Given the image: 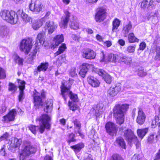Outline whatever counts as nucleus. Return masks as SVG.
I'll use <instances>...</instances> for the list:
<instances>
[{
    "label": "nucleus",
    "instance_id": "f257e3e1",
    "mask_svg": "<svg viewBox=\"0 0 160 160\" xmlns=\"http://www.w3.org/2000/svg\"><path fill=\"white\" fill-rule=\"evenodd\" d=\"M40 122V127L30 125L28 128L32 132L35 134L36 131L38 129L39 130L41 133H42L45 128L49 129L50 128V117L47 114H43L40 117L37 119Z\"/></svg>",
    "mask_w": 160,
    "mask_h": 160
},
{
    "label": "nucleus",
    "instance_id": "f03ea898",
    "mask_svg": "<svg viewBox=\"0 0 160 160\" xmlns=\"http://www.w3.org/2000/svg\"><path fill=\"white\" fill-rule=\"evenodd\" d=\"M128 104H125L116 105L113 109V115L117 123L119 125L122 124L124 122V115L128 108Z\"/></svg>",
    "mask_w": 160,
    "mask_h": 160
},
{
    "label": "nucleus",
    "instance_id": "7ed1b4c3",
    "mask_svg": "<svg viewBox=\"0 0 160 160\" xmlns=\"http://www.w3.org/2000/svg\"><path fill=\"white\" fill-rule=\"evenodd\" d=\"M0 16L4 20L11 24L16 23L18 20V15L13 11L6 10L1 11Z\"/></svg>",
    "mask_w": 160,
    "mask_h": 160
},
{
    "label": "nucleus",
    "instance_id": "20e7f679",
    "mask_svg": "<svg viewBox=\"0 0 160 160\" xmlns=\"http://www.w3.org/2000/svg\"><path fill=\"white\" fill-rule=\"evenodd\" d=\"M119 132L130 143L137 140V138L134 135L133 132L130 129L121 127L120 128Z\"/></svg>",
    "mask_w": 160,
    "mask_h": 160
},
{
    "label": "nucleus",
    "instance_id": "39448f33",
    "mask_svg": "<svg viewBox=\"0 0 160 160\" xmlns=\"http://www.w3.org/2000/svg\"><path fill=\"white\" fill-rule=\"evenodd\" d=\"M37 150L35 146L29 145L25 146L20 154V160H25V158L31 154L34 153Z\"/></svg>",
    "mask_w": 160,
    "mask_h": 160
},
{
    "label": "nucleus",
    "instance_id": "423d86ee",
    "mask_svg": "<svg viewBox=\"0 0 160 160\" xmlns=\"http://www.w3.org/2000/svg\"><path fill=\"white\" fill-rule=\"evenodd\" d=\"M102 58L101 60V62L110 61L113 62H118L120 55L112 53H108L107 55H105L103 52H102Z\"/></svg>",
    "mask_w": 160,
    "mask_h": 160
},
{
    "label": "nucleus",
    "instance_id": "0eeeda50",
    "mask_svg": "<svg viewBox=\"0 0 160 160\" xmlns=\"http://www.w3.org/2000/svg\"><path fill=\"white\" fill-rule=\"evenodd\" d=\"M81 54L82 58L88 60L94 59L96 55V53L93 50L88 48L82 49Z\"/></svg>",
    "mask_w": 160,
    "mask_h": 160
},
{
    "label": "nucleus",
    "instance_id": "6e6552de",
    "mask_svg": "<svg viewBox=\"0 0 160 160\" xmlns=\"http://www.w3.org/2000/svg\"><path fill=\"white\" fill-rule=\"evenodd\" d=\"M32 40L29 39L22 40L20 43L21 50L28 54L32 48Z\"/></svg>",
    "mask_w": 160,
    "mask_h": 160
},
{
    "label": "nucleus",
    "instance_id": "1a4fd4ad",
    "mask_svg": "<svg viewBox=\"0 0 160 160\" xmlns=\"http://www.w3.org/2000/svg\"><path fill=\"white\" fill-rule=\"evenodd\" d=\"M42 6L41 2L37 0L34 2L32 1L29 6L30 10L36 13H39L42 10Z\"/></svg>",
    "mask_w": 160,
    "mask_h": 160
},
{
    "label": "nucleus",
    "instance_id": "9d476101",
    "mask_svg": "<svg viewBox=\"0 0 160 160\" xmlns=\"http://www.w3.org/2000/svg\"><path fill=\"white\" fill-rule=\"evenodd\" d=\"M45 94L43 92L41 93L35 91L34 92L33 98L35 106H41L43 105L42 98L45 97Z\"/></svg>",
    "mask_w": 160,
    "mask_h": 160
},
{
    "label": "nucleus",
    "instance_id": "9b49d317",
    "mask_svg": "<svg viewBox=\"0 0 160 160\" xmlns=\"http://www.w3.org/2000/svg\"><path fill=\"white\" fill-rule=\"evenodd\" d=\"M121 88V85L120 83L110 87L107 92L108 96L110 97L115 96L120 91Z\"/></svg>",
    "mask_w": 160,
    "mask_h": 160
},
{
    "label": "nucleus",
    "instance_id": "f8f14e48",
    "mask_svg": "<svg viewBox=\"0 0 160 160\" xmlns=\"http://www.w3.org/2000/svg\"><path fill=\"white\" fill-rule=\"evenodd\" d=\"M94 70L95 73L102 76L107 83L110 84L111 83L112 80V77L104 70L98 68H95Z\"/></svg>",
    "mask_w": 160,
    "mask_h": 160
},
{
    "label": "nucleus",
    "instance_id": "ddd939ff",
    "mask_svg": "<svg viewBox=\"0 0 160 160\" xmlns=\"http://www.w3.org/2000/svg\"><path fill=\"white\" fill-rule=\"evenodd\" d=\"M17 113L15 109H12L8 114L2 117V122H9L13 121Z\"/></svg>",
    "mask_w": 160,
    "mask_h": 160
},
{
    "label": "nucleus",
    "instance_id": "4468645a",
    "mask_svg": "<svg viewBox=\"0 0 160 160\" xmlns=\"http://www.w3.org/2000/svg\"><path fill=\"white\" fill-rule=\"evenodd\" d=\"M105 10L102 8H100L97 10L96 14L95 19L96 22H100L104 20L106 18Z\"/></svg>",
    "mask_w": 160,
    "mask_h": 160
},
{
    "label": "nucleus",
    "instance_id": "2eb2a0df",
    "mask_svg": "<svg viewBox=\"0 0 160 160\" xmlns=\"http://www.w3.org/2000/svg\"><path fill=\"white\" fill-rule=\"evenodd\" d=\"M64 13L65 15L61 18L59 26L61 28H65L67 27L68 23L69 20L70 13L68 11H65Z\"/></svg>",
    "mask_w": 160,
    "mask_h": 160
},
{
    "label": "nucleus",
    "instance_id": "dca6fc26",
    "mask_svg": "<svg viewBox=\"0 0 160 160\" xmlns=\"http://www.w3.org/2000/svg\"><path fill=\"white\" fill-rule=\"evenodd\" d=\"M45 39V34L44 33L41 32L38 33L36 40V42L34 44L35 49L38 50L39 49V46L43 44L44 42Z\"/></svg>",
    "mask_w": 160,
    "mask_h": 160
},
{
    "label": "nucleus",
    "instance_id": "f3484780",
    "mask_svg": "<svg viewBox=\"0 0 160 160\" xmlns=\"http://www.w3.org/2000/svg\"><path fill=\"white\" fill-rule=\"evenodd\" d=\"M146 115L141 108H139L138 115L136 119L137 122L140 125L143 124L145 120Z\"/></svg>",
    "mask_w": 160,
    "mask_h": 160
},
{
    "label": "nucleus",
    "instance_id": "a211bd4d",
    "mask_svg": "<svg viewBox=\"0 0 160 160\" xmlns=\"http://www.w3.org/2000/svg\"><path fill=\"white\" fill-rule=\"evenodd\" d=\"M18 83L19 88L20 91L18 96V100L19 102H21L24 98L23 90L25 88V82L24 81L19 80Z\"/></svg>",
    "mask_w": 160,
    "mask_h": 160
},
{
    "label": "nucleus",
    "instance_id": "6ab92c4d",
    "mask_svg": "<svg viewBox=\"0 0 160 160\" xmlns=\"http://www.w3.org/2000/svg\"><path fill=\"white\" fill-rule=\"evenodd\" d=\"M45 28L46 29H48V33L51 34L56 29L57 26L53 22L48 21L45 23Z\"/></svg>",
    "mask_w": 160,
    "mask_h": 160
},
{
    "label": "nucleus",
    "instance_id": "aec40b11",
    "mask_svg": "<svg viewBox=\"0 0 160 160\" xmlns=\"http://www.w3.org/2000/svg\"><path fill=\"white\" fill-rule=\"evenodd\" d=\"M49 66L48 62L42 63L39 65L36 69H35L34 71V75L38 74V72L41 71L45 72L46 71Z\"/></svg>",
    "mask_w": 160,
    "mask_h": 160
},
{
    "label": "nucleus",
    "instance_id": "412c9836",
    "mask_svg": "<svg viewBox=\"0 0 160 160\" xmlns=\"http://www.w3.org/2000/svg\"><path fill=\"white\" fill-rule=\"evenodd\" d=\"M87 81L89 84L94 87H98L99 85V81L94 77L89 76L87 78Z\"/></svg>",
    "mask_w": 160,
    "mask_h": 160
},
{
    "label": "nucleus",
    "instance_id": "4be33fe9",
    "mask_svg": "<svg viewBox=\"0 0 160 160\" xmlns=\"http://www.w3.org/2000/svg\"><path fill=\"white\" fill-rule=\"evenodd\" d=\"M61 95L66 101V98L68 96L70 97V93L71 92L70 91L68 88L64 85H62L61 87Z\"/></svg>",
    "mask_w": 160,
    "mask_h": 160
},
{
    "label": "nucleus",
    "instance_id": "5701e85b",
    "mask_svg": "<svg viewBox=\"0 0 160 160\" xmlns=\"http://www.w3.org/2000/svg\"><path fill=\"white\" fill-rule=\"evenodd\" d=\"M64 41V38L63 35H57L54 38V44H52L53 48H56L61 43Z\"/></svg>",
    "mask_w": 160,
    "mask_h": 160
},
{
    "label": "nucleus",
    "instance_id": "b1692460",
    "mask_svg": "<svg viewBox=\"0 0 160 160\" xmlns=\"http://www.w3.org/2000/svg\"><path fill=\"white\" fill-rule=\"evenodd\" d=\"M105 128L107 132L109 134L112 133H114L116 131V128L115 125L111 122H109L107 123L105 126Z\"/></svg>",
    "mask_w": 160,
    "mask_h": 160
},
{
    "label": "nucleus",
    "instance_id": "393cba45",
    "mask_svg": "<svg viewBox=\"0 0 160 160\" xmlns=\"http://www.w3.org/2000/svg\"><path fill=\"white\" fill-rule=\"evenodd\" d=\"M104 110L105 108H103V105L99 104L97 105L95 109H93L92 112L97 117L101 114Z\"/></svg>",
    "mask_w": 160,
    "mask_h": 160
},
{
    "label": "nucleus",
    "instance_id": "a878e982",
    "mask_svg": "<svg viewBox=\"0 0 160 160\" xmlns=\"http://www.w3.org/2000/svg\"><path fill=\"white\" fill-rule=\"evenodd\" d=\"M52 99H48L45 102L44 111L48 113L51 112L52 109Z\"/></svg>",
    "mask_w": 160,
    "mask_h": 160
},
{
    "label": "nucleus",
    "instance_id": "bb28decb",
    "mask_svg": "<svg viewBox=\"0 0 160 160\" xmlns=\"http://www.w3.org/2000/svg\"><path fill=\"white\" fill-rule=\"evenodd\" d=\"M10 142L11 147L16 148L20 146L22 143V141L21 139H18L16 138H12L11 139Z\"/></svg>",
    "mask_w": 160,
    "mask_h": 160
},
{
    "label": "nucleus",
    "instance_id": "cd10ccee",
    "mask_svg": "<svg viewBox=\"0 0 160 160\" xmlns=\"http://www.w3.org/2000/svg\"><path fill=\"white\" fill-rule=\"evenodd\" d=\"M32 22V27L35 30H37L42 25V22L40 19L34 20Z\"/></svg>",
    "mask_w": 160,
    "mask_h": 160
},
{
    "label": "nucleus",
    "instance_id": "c85d7f7f",
    "mask_svg": "<svg viewBox=\"0 0 160 160\" xmlns=\"http://www.w3.org/2000/svg\"><path fill=\"white\" fill-rule=\"evenodd\" d=\"M115 145L121 147L122 148H126V144L123 138L119 137L117 138L114 143Z\"/></svg>",
    "mask_w": 160,
    "mask_h": 160
},
{
    "label": "nucleus",
    "instance_id": "c756f323",
    "mask_svg": "<svg viewBox=\"0 0 160 160\" xmlns=\"http://www.w3.org/2000/svg\"><path fill=\"white\" fill-rule=\"evenodd\" d=\"M84 144L80 142L74 145L71 146V148L76 153H78L84 147Z\"/></svg>",
    "mask_w": 160,
    "mask_h": 160
},
{
    "label": "nucleus",
    "instance_id": "7c9ffc66",
    "mask_svg": "<svg viewBox=\"0 0 160 160\" xmlns=\"http://www.w3.org/2000/svg\"><path fill=\"white\" fill-rule=\"evenodd\" d=\"M121 21L118 19L116 18L112 22V32H116L120 25Z\"/></svg>",
    "mask_w": 160,
    "mask_h": 160
},
{
    "label": "nucleus",
    "instance_id": "2f4dec72",
    "mask_svg": "<svg viewBox=\"0 0 160 160\" xmlns=\"http://www.w3.org/2000/svg\"><path fill=\"white\" fill-rule=\"evenodd\" d=\"M119 60V61L118 62H123L125 64L128 65L130 64L132 61V58L131 57H126L124 56L121 57L120 56Z\"/></svg>",
    "mask_w": 160,
    "mask_h": 160
},
{
    "label": "nucleus",
    "instance_id": "473e14b6",
    "mask_svg": "<svg viewBox=\"0 0 160 160\" xmlns=\"http://www.w3.org/2000/svg\"><path fill=\"white\" fill-rule=\"evenodd\" d=\"M148 128L138 129L137 130V133L138 136L142 139L148 132Z\"/></svg>",
    "mask_w": 160,
    "mask_h": 160
},
{
    "label": "nucleus",
    "instance_id": "72a5a7b5",
    "mask_svg": "<svg viewBox=\"0 0 160 160\" xmlns=\"http://www.w3.org/2000/svg\"><path fill=\"white\" fill-rule=\"evenodd\" d=\"M158 124L159 128L160 129V114L158 116L155 117L154 120L152 121V128H154Z\"/></svg>",
    "mask_w": 160,
    "mask_h": 160
},
{
    "label": "nucleus",
    "instance_id": "f704fd0d",
    "mask_svg": "<svg viewBox=\"0 0 160 160\" xmlns=\"http://www.w3.org/2000/svg\"><path fill=\"white\" fill-rule=\"evenodd\" d=\"M128 40L129 42L131 43L138 42L139 41V39L135 37L133 33H130L129 34Z\"/></svg>",
    "mask_w": 160,
    "mask_h": 160
},
{
    "label": "nucleus",
    "instance_id": "c9c22d12",
    "mask_svg": "<svg viewBox=\"0 0 160 160\" xmlns=\"http://www.w3.org/2000/svg\"><path fill=\"white\" fill-rule=\"evenodd\" d=\"M38 50L37 49H34L33 50V52H32L29 55L28 58L27 62L28 63H31L33 59L35 57L36 54Z\"/></svg>",
    "mask_w": 160,
    "mask_h": 160
},
{
    "label": "nucleus",
    "instance_id": "e433bc0d",
    "mask_svg": "<svg viewBox=\"0 0 160 160\" xmlns=\"http://www.w3.org/2000/svg\"><path fill=\"white\" fill-rule=\"evenodd\" d=\"M66 48V44L64 43L62 44L59 47L58 51L54 54V56L56 57V56L62 53Z\"/></svg>",
    "mask_w": 160,
    "mask_h": 160
},
{
    "label": "nucleus",
    "instance_id": "4c0bfd02",
    "mask_svg": "<svg viewBox=\"0 0 160 160\" xmlns=\"http://www.w3.org/2000/svg\"><path fill=\"white\" fill-rule=\"evenodd\" d=\"M132 28V25L130 22L124 26L123 28V33L125 35V37L127 36V35L129 31Z\"/></svg>",
    "mask_w": 160,
    "mask_h": 160
},
{
    "label": "nucleus",
    "instance_id": "58836bf2",
    "mask_svg": "<svg viewBox=\"0 0 160 160\" xmlns=\"http://www.w3.org/2000/svg\"><path fill=\"white\" fill-rule=\"evenodd\" d=\"M92 67V64L88 63H83L82 65L80 70H82L83 72H84L86 73H87L89 68Z\"/></svg>",
    "mask_w": 160,
    "mask_h": 160
},
{
    "label": "nucleus",
    "instance_id": "ea45409f",
    "mask_svg": "<svg viewBox=\"0 0 160 160\" xmlns=\"http://www.w3.org/2000/svg\"><path fill=\"white\" fill-rule=\"evenodd\" d=\"M21 17L23 21L25 23L32 21V18L25 13H22L21 14Z\"/></svg>",
    "mask_w": 160,
    "mask_h": 160
},
{
    "label": "nucleus",
    "instance_id": "a19ab883",
    "mask_svg": "<svg viewBox=\"0 0 160 160\" xmlns=\"http://www.w3.org/2000/svg\"><path fill=\"white\" fill-rule=\"evenodd\" d=\"M155 134L154 133L150 134L148 137L147 141L148 142L150 143H152L155 142ZM156 138L157 136H155Z\"/></svg>",
    "mask_w": 160,
    "mask_h": 160
},
{
    "label": "nucleus",
    "instance_id": "79ce46f5",
    "mask_svg": "<svg viewBox=\"0 0 160 160\" xmlns=\"http://www.w3.org/2000/svg\"><path fill=\"white\" fill-rule=\"evenodd\" d=\"M75 135L72 133L69 134L68 137L67 142L69 144H70L71 142H75L76 139H75Z\"/></svg>",
    "mask_w": 160,
    "mask_h": 160
},
{
    "label": "nucleus",
    "instance_id": "37998d69",
    "mask_svg": "<svg viewBox=\"0 0 160 160\" xmlns=\"http://www.w3.org/2000/svg\"><path fill=\"white\" fill-rule=\"evenodd\" d=\"M138 75L141 77H143L147 75V72L142 67H140L138 68Z\"/></svg>",
    "mask_w": 160,
    "mask_h": 160
},
{
    "label": "nucleus",
    "instance_id": "c03bdc74",
    "mask_svg": "<svg viewBox=\"0 0 160 160\" xmlns=\"http://www.w3.org/2000/svg\"><path fill=\"white\" fill-rule=\"evenodd\" d=\"M14 60L16 63L19 65H22L23 61L22 58H20L17 55H15L14 57Z\"/></svg>",
    "mask_w": 160,
    "mask_h": 160
},
{
    "label": "nucleus",
    "instance_id": "a18cd8bd",
    "mask_svg": "<svg viewBox=\"0 0 160 160\" xmlns=\"http://www.w3.org/2000/svg\"><path fill=\"white\" fill-rule=\"evenodd\" d=\"M135 48V45H129L127 47L126 51L129 53H133L134 52Z\"/></svg>",
    "mask_w": 160,
    "mask_h": 160
},
{
    "label": "nucleus",
    "instance_id": "49530a36",
    "mask_svg": "<svg viewBox=\"0 0 160 160\" xmlns=\"http://www.w3.org/2000/svg\"><path fill=\"white\" fill-rule=\"evenodd\" d=\"M68 106L70 110L72 111H74L78 108V106L74 103L70 101L69 102Z\"/></svg>",
    "mask_w": 160,
    "mask_h": 160
},
{
    "label": "nucleus",
    "instance_id": "de8ad7c7",
    "mask_svg": "<svg viewBox=\"0 0 160 160\" xmlns=\"http://www.w3.org/2000/svg\"><path fill=\"white\" fill-rule=\"evenodd\" d=\"M70 98L74 102H77L78 101V98L77 95L74 94L72 92L70 93Z\"/></svg>",
    "mask_w": 160,
    "mask_h": 160
},
{
    "label": "nucleus",
    "instance_id": "09e8293b",
    "mask_svg": "<svg viewBox=\"0 0 160 160\" xmlns=\"http://www.w3.org/2000/svg\"><path fill=\"white\" fill-rule=\"evenodd\" d=\"M7 29L6 26H0V34L1 35H5L7 32Z\"/></svg>",
    "mask_w": 160,
    "mask_h": 160
},
{
    "label": "nucleus",
    "instance_id": "8fccbe9b",
    "mask_svg": "<svg viewBox=\"0 0 160 160\" xmlns=\"http://www.w3.org/2000/svg\"><path fill=\"white\" fill-rule=\"evenodd\" d=\"M156 55L155 57V60H160V47H158L156 48Z\"/></svg>",
    "mask_w": 160,
    "mask_h": 160
},
{
    "label": "nucleus",
    "instance_id": "3c124183",
    "mask_svg": "<svg viewBox=\"0 0 160 160\" xmlns=\"http://www.w3.org/2000/svg\"><path fill=\"white\" fill-rule=\"evenodd\" d=\"M69 75L72 77H74L77 76V74L76 71V69L73 68L70 71Z\"/></svg>",
    "mask_w": 160,
    "mask_h": 160
},
{
    "label": "nucleus",
    "instance_id": "603ef678",
    "mask_svg": "<svg viewBox=\"0 0 160 160\" xmlns=\"http://www.w3.org/2000/svg\"><path fill=\"white\" fill-rule=\"evenodd\" d=\"M70 28L73 29H77L79 28V25L78 23L73 22H71L70 24Z\"/></svg>",
    "mask_w": 160,
    "mask_h": 160
},
{
    "label": "nucleus",
    "instance_id": "864d4df0",
    "mask_svg": "<svg viewBox=\"0 0 160 160\" xmlns=\"http://www.w3.org/2000/svg\"><path fill=\"white\" fill-rule=\"evenodd\" d=\"M6 77L5 70L0 67V79H4Z\"/></svg>",
    "mask_w": 160,
    "mask_h": 160
},
{
    "label": "nucleus",
    "instance_id": "5fc2aeb1",
    "mask_svg": "<svg viewBox=\"0 0 160 160\" xmlns=\"http://www.w3.org/2000/svg\"><path fill=\"white\" fill-rule=\"evenodd\" d=\"M17 89L16 86L13 84L11 83H9L8 89L9 91H15Z\"/></svg>",
    "mask_w": 160,
    "mask_h": 160
},
{
    "label": "nucleus",
    "instance_id": "6e6d98bb",
    "mask_svg": "<svg viewBox=\"0 0 160 160\" xmlns=\"http://www.w3.org/2000/svg\"><path fill=\"white\" fill-rule=\"evenodd\" d=\"M148 1L147 0H143L141 2V8L143 9L147 7H148Z\"/></svg>",
    "mask_w": 160,
    "mask_h": 160
},
{
    "label": "nucleus",
    "instance_id": "4d7b16f0",
    "mask_svg": "<svg viewBox=\"0 0 160 160\" xmlns=\"http://www.w3.org/2000/svg\"><path fill=\"white\" fill-rule=\"evenodd\" d=\"M112 157V160H123L122 158L119 155L114 154L113 155Z\"/></svg>",
    "mask_w": 160,
    "mask_h": 160
},
{
    "label": "nucleus",
    "instance_id": "13d9d810",
    "mask_svg": "<svg viewBox=\"0 0 160 160\" xmlns=\"http://www.w3.org/2000/svg\"><path fill=\"white\" fill-rule=\"evenodd\" d=\"M8 136V134L7 132H6L4 133L2 136L0 137V141L7 139Z\"/></svg>",
    "mask_w": 160,
    "mask_h": 160
},
{
    "label": "nucleus",
    "instance_id": "bf43d9fd",
    "mask_svg": "<svg viewBox=\"0 0 160 160\" xmlns=\"http://www.w3.org/2000/svg\"><path fill=\"white\" fill-rule=\"evenodd\" d=\"M153 1L152 0H150L148 3V6L147 7L148 9H149L151 8L152 9L154 8V6L153 4Z\"/></svg>",
    "mask_w": 160,
    "mask_h": 160
},
{
    "label": "nucleus",
    "instance_id": "052dcab7",
    "mask_svg": "<svg viewBox=\"0 0 160 160\" xmlns=\"http://www.w3.org/2000/svg\"><path fill=\"white\" fill-rule=\"evenodd\" d=\"M75 126L78 128L79 129L81 128V124L79 121L77 119H76L73 122Z\"/></svg>",
    "mask_w": 160,
    "mask_h": 160
},
{
    "label": "nucleus",
    "instance_id": "680f3d73",
    "mask_svg": "<svg viewBox=\"0 0 160 160\" xmlns=\"http://www.w3.org/2000/svg\"><path fill=\"white\" fill-rule=\"evenodd\" d=\"M146 46V44L145 42H141L139 45V49L140 50H143Z\"/></svg>",
    "mask_w": 160,
    "mask_h": 160
},
{
    "label": "nucleus",
    "instance_id": "e2e57ef3",
    "mask_svg": "<svg viewBox=\"0 0 160 160\" xmlns=\"http://www.w3.org/2000/svg\"><path fill=\"white\" fill-rule=\"evenodd\" d=\"M160 159V149L158 151V152L156 154V156L155 157L154 160H159Z\"/></svg>",
    "mask_w": 160,
    "mask_h": 160
},
{
    "label": "nucleus",
    "instance_id": "0e129e2a",
    "mask_svg": "<svg viewBox=\"0 0 160 160\" xmlns=\"http://www.w3.org/2000/svg\"><path fill=\"white\" fill-rule=\"evenodd\" d=\"M118 42L120 45L122 46H123L125 44V41L122 39H120L118 40Z\"/></svg>",
    "mask_w": 160,
    "mask_h": 160
},
{
    "label": "nucleus",
    "instance_id": "69168bd1",
    "mask_svg": "<svg viewBox=\"0 0 160 160\" xmlns=\"http://www.w3.org/2000/svg\"><path fill=\"white\" fill-rule=\"evenodd\" d=\"M5 149L4 148H2L0 150V152L1 154L3 156H5Z\"/></svg>",
    "mask_w": 160,
    "mask_h": 160
},
{
    "label": "nucleus",
    "instance_id": "338daca9",
    "mask_svg": "<svg viewBox=\"0 0 160 160\" xmlns=\"http://www.w3.org/2000/svg\"><path fill=\"white\" fill-rule=\"evenodd\" d=\"M44 160H53L52 157L49 155H46L44 158Z\"/></svg>",
    "mask_w": 160,
    "mask_h": 160
},
{
    "label": "nucleus",
    "instance_id": "774afa93",
    "mask_svg": "<svg viewBox=\"0 0 160 160\" xmlns=\"http://www.w3.org/2000/svg\"><path fill=\"white\" fill-rule=\"evenodd\" d=\"M138 155L135 154L132 158V160H139L138 159Z\"/></svg>",
    "mask_w": 160,
    "mask_h": 160
}]
</instances>
